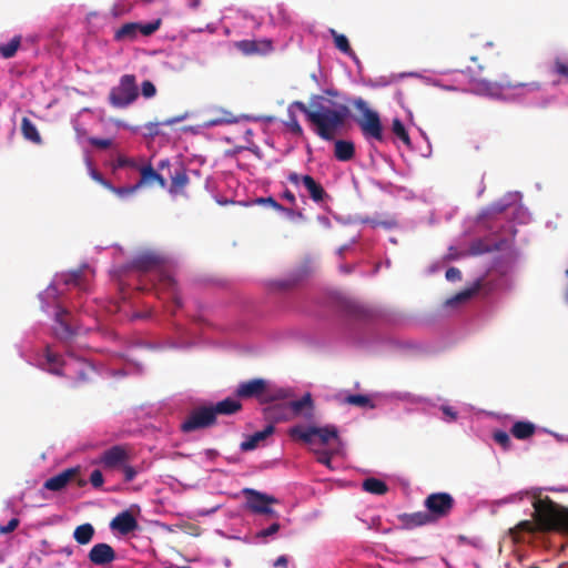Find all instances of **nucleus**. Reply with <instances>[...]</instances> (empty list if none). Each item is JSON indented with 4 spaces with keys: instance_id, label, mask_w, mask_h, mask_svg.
<instances>
[{
    "instance_id": "nucleus-54",
    "label": "nucleus",
    "mask_w": 568,
    "mask_h": 568,
    "mask_svg": "<svg viewBox=\"0 0 568 568\" xmlns=\"http://www.w3.org/2000/svg\"><path fill=\"white\" fill-rule=\"evenodd\" d=\"M517 528L521 531H527V532H534L535 531V526L531 521L529 520H523L520 521L518 525H517Z\"/></svg>"
},
{
    "instance_id": "nucleus-45",
    "label": "nucleus",
    "mask_w": 568,
    "mask_h": 568,
    "mask_svg": "<svg viewBox=\"0 0 568 568\" xmlns=\"http://www.w3.org/2000/svg\"><path fill=\"white\" fill-rule=\"evenodd\" d=\"M120 468L123 470L124 481H126V483L132 481L138 474L136 469L134 467L130 466L128 464V462L124 463Z\"/></svg>"
},
{
    "instance_id": "nucleus-29",
    "label": "nucleus",
    "mask_w": 568,
    "mask_h": 568,
    "mask_svg": "<svg viewBox=\"0 0 568 568\" xmlns=\"http://www.w3.org/2000/svg\"><path fill=\"white\" fill-rule=\"evenodd\" d=\"M94 532V527L85 523L74 529L73 538L79 545H88L92 540Z\"/></svg>"
},
{
    "instance_id": "nucleus-2",
    "label": "nucleus",
    "mask_w": 568,
    "mask_h": 568,
    "mask_svg": "<svg viewBox=\"0 0 568 568\" xmlns=\"http://www.w3.org/2000/svg\"><path fill=\"white\" fill-rule=\"evenodd\" d=\"M498 57V52H495L491 42L486 44L485 50L476 55L470 57V61L475 64L474 67H467L464 73L469 77V90L476 94L496 97L500 93L503 88L517 89V88H529L531 91L540 89V84L537 82L531 83H513L508 80H501L500 83L487 81L484 79L483 72L485 69L491 67Z\"/></svg>"
},
{
    "instance_id": "nucleus-15",
    "label": "nucleus",
    "mask_w": 568,
    "mask_h": 568,
    "mask_svg": "<svg viewBox=\"0 0 568 568\" xmlns=\"http://www.w3.org/2000/svg\"><path fill=\"white\" fill-rule=\"evenodd\" d=\"M89 560L95 566H106L116 558L115 550L105 542L95 544L88 554Z\"/></svg>"
},
{
    "instance_id": "nucleus-11",
    "label": "nucleus",
    "mask_w": 568,
    "mask_h": 568,
    "mask_svg": "<svg viewBox=\"0 0 568 568\" xmlns=\"http://www.w3.org/2000/svg\"><path fill=\"white\" fill-rule=\"evenodd\" d=\"M213 424V405L194 408L184 422L181 429L184 433H191L206 428Z\"/></svg>"
},
{
    "instance_id": "nucleus-36",
    "label": "nucleus",
    "mask_w": 568,
    "mask_h": 568,
    "mask_svg": "<svg viewBox=\"0 0 568 568\" xmlns=\"http://www.w3.org/2000/svg\"><path fill=\"white\" fill-rule=\"evenodd\" d=\"M331 33L334 38L335 47L343 53L349 54L352 52V48L349 45L348 39L344 34H339L333 29L331 30Z\"/></svg>"
},
{
    "instance_id": "nucleus-4",
    "label": "nucleus",
    "mask_w": 568,
    "mask_h": 568,
    "mask_svg": "<svg viewBox=\"0 0 568 568\" xmlns=\"http://www.w3.org/2000/svg\"><path fill=\"white\" fill-rule=\"evenodd\" d=\"M534 518L541 531H560L568 534V508L559 506L549 497L532 503Z\"/></svg>"
},
{
    "instance_id": "nucleus-53",
    "label": "nucleus",
    "mask_w": 568,
    "mask_h": 568,
    "mask_svg": "<svg viewBox=\"0 0 568 568\" xmlns=\"http://www.w3.org/2000/svg\"><path fill=\"white\" fill-rule=\"evenodd\" d=\"M446 278L450 282L460 281L462 272L457 267H449L445 274Z\"/></svg>"
},
{
    "instance_id": "nucleus-3",
    "label": "nucleus",
    "mask_w": 568,
    "mask_h": 568,
    "mask_svg": "<svg viewBox=\"0 0 568 568\" xmlns=\"http://www.w3.org/2000/svg\"><path fill=\"white\" fill-rule=\"evenodd\" d=\"M132 267L142 272L159 270L160 288L171 290L174 301L179 306L181 305L176 294V280L173 275L174 263L170 258L160 253L158 255L155 253L145 252L134 257Z\"/></svg>"
},
{
    "instance_id": "nucleus-12",
    "label": "nucleus",
    "mask_w": 568,
    "mask_h": 568,
    "mask_svg": "<svg viewBox=\"0 0 568 568\" xmlns=\"http://www.w3.org/2000/svg\"><path fill=\"white\" fill-rule=\"evenodd\" d=\"M79 475V467L64 469L55 476L48 478L43 484V488L51 491H61L72 481H75L78 487H84L87 485V480L81 478Z\"/></svg>"
},
{
    "instance_id": "nucleus-27",
    "label": "nucleus",
    "mask_w": 568,
    "mask_h": 568,
    "mask_svg": "<svg viewBox=\"0 0 568 568\" xmlns=\"http://www.w3.org/2000/svg\"><path fill=\"white\" fill-rule=\"evenodd\" d=\"M68 315L69 312L61 307H59L55 313V321L59 325L58 327H55V332L61 337H69L74 334L70 323L67 320Z\"/></svg>"
},
{
    "instance_id": "nucleus-35",
    "label": "nucleus",
    "mask_w": 568,
    "mask_h": 568,
    "mask_svg": "<svg viewBox=\"0 0 568 568\" xmlns=\"http://www.w3.org/2000/svg\"><path fill=\"white\" fill-rule=\"evenodd\" d=\"M478 291V286L466 288L459 293H457L455 296L446 301V304L448 306H454L459 303L468 301L470 297H473Z\"/></svg>"
},
{
    "instance_id": "nucleus-33",
    "label": "nucleus",
    "mask_w": 568,
    "mask_h": 568,
    "mask_svg": "<svg viewBox=\"0 0 568 568\" xmlns=\"http://www.w3.org/2000/svg\"><path fill=\"white\" fill-rule=\"evenodd\" d=\"M21 44V37H13L8 43H0V54L4 59H10L16 55Z\"/></svg>"
},
{
    "instance_id": "nucleus-30",
    "label": "nucleus",
    "mask_w": 568,
    "mask_h": 568,
    "mask_svg": "<svg viewBox=\"0 0 568 568\" xmlns=\"http://www.w3.org/2000/svg\"><path fill=\"white\" fill-rule=\"evenodd\" d=\"M187 183L189 178L186 175L185 170L182 166H179L178 169L174 170V173L171 174L170 192L178 193L182 191Z\"/></svg>"
},
{
    "instance_id": "nucleus-38",
    "label": "nucleus",
    "mask_w": 568,
    "mask_h": 568,
    "mask_svg": "<svg viewBox=\"0 0 568 568\" xmlns=\"http://www.w3.org/2000/svg\"><path fill=\"white\" fill-rule=\"evenodd\" d=\"M47 362L50 365L49 372L55 375H61V358L59 355L51 353L50 351L47 352Z\"/></svg>"
},
{
    "instance_id": "nucleus-5",
    "label": "nucleus",
    "mask_w": 568,
    "mask_h": 568,
    "mask_svg": "<svg viewBox=\"0 0 568 568\" xmlns=\"http://www.w3.org/2000/svg\"><path fill=\"white\" fill-rule=\"evenodd\" d=\"M235 395L239 398H256L260 404H270L288 397V392L284 388H275L270 382L263 378H253L241 383Z\"/></svg>"
},
{
    "instance_id": "nucleus-23",
    "label": "nucleus",
    "mask_w": 568,
    "mask_h": 568,
    "mask_svg": "<svg viewBox=\"0 0 568 568\" xmlns=\"http://www.w3.org/2000/svg\"><path fill=\"white\" fill-rule=\"evenodd\" d=\"M334 155L338 161H349L355 155L354 143L346 140H337L335 142Z\"/></svg>"
},
{
    "instance_id": "nucleus-40",
    "label": "nucleus",
    "mask_w": 568,
    "mask_h": 568,
    "mask_svg": "<svg viewBox=\"0 0 568 568\" xmlns=\"http://www.w3.org/2000/svg\"><path fill=\"white\" fill-rule=\"evenodd\" d=\"M161 19H156L154 21L148 22V23H140L139 33L143 36H151L159 28L161 27Z\"/></svg>"
},
{
    "instance_id": "nucleus-55",
    "label": "nucleus",
    "mask_w": 568,
    "mask_h": 568,
    "mask_svg": "<svg viewBox=\"0 0 568 568\" xmlns=\"http://www.w3.org/2000/svg\"><path fill=\"white\" fill-rule=\"evenodd\" d=\"M402 77H403V74H400V75H392V77H389L388 79H387V78H384V77H381V78L378 79V84H379V85H383V87H385V85H389V84L394 83L395 81H397V80H398L399 78H402Z\"/></svg>"
},
{
    "instance_id": "nucleus-18",
    "label": "nucleus",
    "mask_w": 568,
    "mask_h": 568,
    "mask_svg": "<svg viewBox=\"0 0 568 568\" xmlns=\"http://www.w3.org/2000/svg\"><path fill=\"white\" fill-rule=\"evenodd\" d=\"M140 180L136 183L139 189L145 185H153L154 183H158L161 187L166 186V180L151 165L142 166L140 170Z\"/></svg>"
},
{
    "instance_id": "nucleus-48",
    "label": "nucleus",
    "mask_w": 568,
    "mask_h": 568,
    "mask_svg": "<svg viewBox=\"0 0 568 568\" xmlns=\"http://www.w3.org/2000/svg\"><path fill=\"white\" fill-rule=\"evenodd\" d=\"M280 527L281 526L278 523H273L270 527L258 531L257 537L266 538L268 536H272L280 530Z\"/></svg>"
},
{
    "instance_id": "nucleus-49",
    "label": "nucleus",
    "mask_w": 568,
    "mask_h": 568,
    "mask_svg": "<svg viewBox=\"0 0 568 568\" xmlns=\"http://www.w3.org/2000/svg\"><path fill=\"white\" fill-rule=\"evenodd\" d=\"M19 519L12 518L9 520V523L6 526L0 525V534H9L17 529L19 526Z\"/></svg>"
},
{
    "instance_id": "nucleus-20",
    "label": "nucleus",
    "mask_w": 568,
    "mask_h": 568,
    "mask_svg": "<svg viewBox=\"0 0 568 568\" xmlns=\"http://www.w3.org/2000/svg\"><path fill=\"white\" fill-rule=\"evenodd\" d=\"M263 415L266 420L271 422L270 424L290 419V413L286 403L274 404L265 407L263 409Z\"/></svg>"
},
{
    "instance_id": "nucleus-46",
    "label": "nucleus",
    "mask_w": 568,
    "mask_h": 568,
    "mask_svg": "<svg viewBox=\"0 0 568 568\" xmlns=\"http://www.w3.org/2000/svg\"><path fill=\"white\" fill-rule=\"evenodd\" d=\"M90 483L92 484V486L94 488H100L102 487L103 483H104V479H103V474L101 473V470L99 469H94L91 475H90Z\"/></svg>"
},
{
    "instance_id": "nucleus-9",
    "label": "nucleus",
    "mask_w": 568,
    "mask_h": 568,
    "mask_svg": "<svg viewBox=\"0 0 568 568\" xmlns=\"http://www.w3.org/2000/svg\"><path fill=\"white\" fill-rule=\"evenodd\" d=\"M242 493L245 496L246 508L254 514L266 515L271 518H278V514L271 508L272 504L278 503L275 497L252 488H244Z\"/></svg>"
},
{
    "instance_id": "nucleus-63",
    "label": "nucleus",
    "mask_w": 568,
    "mask_h": 568,
    "mask_svg": "<svg viewBox=\"0 0 568 568\" xmlns=\"http://www.w3.org/2000/svg\"><path fill=\"white\" fill-rule=\"evenodd\" d=\"M382 224H383L384 226H386V227H392V226H394L396 223H395V221H390V222H383Z\"/></svg>"
},
{
    "instance_id": "nucleus-1",
    "label": "nucleus",
    "mask_w": 568,
    "mask_h": 568,
    "mask_svg": "<svg viewBox=\"0 0 568 568\" xmlns=\"http://www.w3.org/2000/svg\"><path fill=\"white\" fill-rule=\"evenodd\" d=\"M292 108H297L305 114L306 119L315 126V133L325 141H332L336 136L349 114L348 108L344 104H339L335 109L325 106L322 95L312 97L310 106L304 102L295 101L288 108L287 120L284 124L291 133L297 136H302L304 131Z\"/></svg>"
},
{
    "instance_id": "nucleus-31",
    "label": "nucleus",
    "mask_w": 568,
    "mask_h": 568,
    "mask_svg": "<svg viewBox=\"0 0 568 568\" xmlns=\"http://www.w3.org/2000/svg\"><path fill=\"white\" fill-rule=\"evenodd\" d=\"M363 489L374 495H385L388 491V486L381 479L369 477L363 481Z\"/></svg>"
},
{
    "instance_id": "nucleus-37",
    "label": "nucleus",
    "mask_w": 568,
    "mask_h": 568,
    "mask_svg": "<svg viewBox=\"0 0 568 568\" xmlns=\"http://www.w3.org/2000/svg\"><path fill=\"white\" fill-rule=\"evenodd\" d=\"M346 402L351 405L361 406V407H371V408L375 407L372 399L368 396L362 395V394L349 395V396H347Z\"/></svg>"
},
{
    "instance_id": "nucleus-8",
    "label": "nucleus",
    "mask_w": 568,
    "mask_h": 568,
    "mask_svg": "<svg viewBox=\"0 0 568 568\" xmlns=\"http://www.w3.org/2000/svg\"><path fill=\"white\" fill-rule=\"evenodd\" d=\"M139 97L136 78L134 74H124L119 84L109 93V102L112 106L123 109L132 104Z\"/></svg>"
},
{
    "instance_id": "nucleus-60",
    "label": "nucleus",
    "mask_w": 568,
    "mask_h": 568,
    "mask_svg": "<svg viewBox=\"0 0 568 568\" xmlns=\"http://www.w3.org/2000/svg\"><path fill=\"white\" fill-rule=\"evenodd\" d=\"M118 165L123 168V166H129V165H133V162L128 159V158H124V156H119L118 158Z\"/></svg>"
},
{
    "instance_id": "nucleus-52",
    "label": "nucleus",
    "mask_w": 568,
    "mask_h": 568,
    "mask_svg": "<svg viewBox=\"0 0 568 568\" xmlns=\"http://www.w3.org/2000/svg\"><path fill=\"white\" fill-rule=\"evenodd\" d=\"M185 118V115H182V116H176V118H170V119H165L164 121L160 122V123H155V124H150L149 125V130L152 132V133H158L156 131H153L152 126H158V125H172V124H175L180 121H182L183 119Z\"/></svg>"
},
{
    "instance_id": "nucleus-19",
    "label": "nucleus",
    "mask_w": 568,
    "mask_h": 568,
    "mask_svg": "<svg viewBox=\"0 0 568 568\" xmlns=\"http://www.w3.org/2000/svg\"><path fill=\"white\" fill-rule=\"evenodd\" d=\"M399 520L408 529L435 523L428 511L403 514L399 516Z\"/></svg>"
},
{
    "instance_id": "nucleus-6",
    "label": "nucleus",
    "mask_w": 568,
    "mask_h": 568,
    "mask_svg": "<svg viewBox=\"0 0 568 568\" xmlns=\"http://www.w3.org/2000/svg\"><path fill=\"white\" fill-rule=\"evenodd\" d=\"M288 435L304 444H313L315 438H317L322 445H327L329 442L338 439V429L334 425H325L323 427L295 425L290 428Z\"/></svg>"
},
{
    "instance_id": "nucleus-17",
    "label": "nucleus",
    "mask_w": 568,
    "mask_h": 568,
    "mask_svg": "<svg viewBox=\"0 0 568 568\" xmlns=\"http://www.w3.org/2000/svg\"><path fill=\"white\" fill-rule=\"evenodd\" d=\"M138 526L135 517L129 510H124L116 515L110 524L112 529L118 530L122 535H128L134 531Z\"/></svg>"
},
{
    "instance_id": "nucleus-58",
    "label": "nucleus",
    "mask_w": 568,
    "mask_h": 568,
    "mask_svg": "<svg viewBox=\"0 0 568 568\" xmlns=\"http://www.w3.org/2000/svg\"><path fill=\"white\" fill-rule=\"evenodd\" d=\"M287 564H288V560L285 556H280L275 562H274V567H282V568H286L287 567Z\"/></svg>"
},
{
    "instance_id": "nucleus-16",
    "label": "nucleus",
    "mask_w": 568,
    "mask_h": 568,
    "mask_svg": "<svg viewBox=\"0 0 568 568\" xmlns=\"http://www.w3.org/2000/svg\"><path fill=\"white\" fill-rule=\"evenodd\" d=\"M129 460L128 452L124 447L115 445L104 450L100 456V464L104 468H120Z\"/></svg>"
},
{
    "instance_id": "nucleus-25",
    "label": "nucleus",
    "mask_w": 568,
    "mask_h": 568,
    "mask_svg": "<svg viewBox=\"0 0 568 568\" xmlns=\"http://www.w3.org/2000/svg\"><path fill=\"white\" fill-rule=\"evenodd\" d=\"M140 23L129 22L121 26L114 33L116 41H132L139 34Z\"/></svg>"
},
{
    "instance_id": "nucleus-7",
    "label": "nucleus",
    "mask_w": 568,
    "mask_h": 568,
    "mask_svg": "<svg viewBox=\"0 0 568 568\" xmlns=\"http://www.w3.org/2000/svg\"><path fill=\"white\" fill-rule=\"evenodd\" d=\"M353 105L362 112V116L356 120L363 135L367 140L384 141L383 125L376 111L371 110L367 103L358 98L354 100Z\"/></svg>"
},
{
    "instance_id": "nucleus-39",
    "label": "nucleus",
    "mask_w": 568,
    "mask_h": 568,
    "mask_svg": "<svg viewBox=\"0 0 568 568\" xmlns=\"http://www.w3.org/2000/svg\"><path fill=\"white\" fill-rule=\"evenodd\" d=\"M256 202L260 204H267V206H271L278 212H285L288 215L293 214L292 209L284 207L282 204H280L277 201H275L272 196L260 197L256 200Z\"/></svg>"
},
{
    "instance_id": "nucleus-13",
    "label": "nucleus",
    "mask_w": 568,
    "mask_h": 568,
    "mask_svg": "<svg viewBox=\"0 0 568 568\" xmlns=\"http://www.w3.org/2000/svg\"><path fill=\"white\" fill-rule=\"evenodd\" d=\"M287 180L294 185L302 183L307 190L310 197L315 203H321L328 197L324 187L311 175H301L296 172H291L287 176Z\"/></svg>"
},
{
    "instance_id": "nucleus-24",
    "label": "nucleus",
    "mask_w": 568,
    "mask_h": 568,
    "mask_svg": "<svg viewBox=\"0 0 568 568\" xmlns=\"http://www.w3.org/2000/svg\"><path fill=\"white\" fill-rule=\"evenodd\" d=\"M242 409V404L239 399L227 397L221 402L215 403V416L216 415H232Z\"/></svg>"
},
{
    "instance_id": "nucleus-57",
    "label": "nucleus",
    "mask_w": 568,
    "mask_h": 568,
    "mask_svg": "<svg viewBox=\"0 0 568 568\" xmlns=\"http://www.w3.org/2000/svg\"><path fill=\"white\" fill-rule=\"evenodd\" d=\"M163 290L168 293L169 298L173 302V304H174V310H172V313H175V310H176V308H180V307L182 306V300H181L180 295H178V297H179V300H180V303H181V305L179 306V305L176 304V302L174 301L173 296H172V291H171V290H168V288H163ZM176 294H179V290H178V288H176Z\"/></svg>"
},
{
    "instance_id": "nucleus-28",
    "label": "nucleus",
    "mask_w": 568,
    "mask_h": 568,
    "mask_svg": "<svg viewBox=\"0 0 568 568\" xmlns=\"http://www.w3.org/2000/svg\"><path fill=\"white\" fill-rule=\"evenodd\" d=\"M535 432L536 426L530 422L524 420L516 422L510 429L511 435L517 439L530 438Z\"/></svg>"
},
{
    "instance_id": "nucleus-43",
    "label": "nucleus",
    "mask_w": 568,
    "mask_h": 568,
    "mask_svg": "<svg viewBox=\"0 0 568 568\" xmlns=\"http://www.w3.org/2000/svg\"><path fill=\"white\" fill-rule=\"evenodd\" d=\"M89 143L101 150L109 149L112 145L111 139L90 138Z\"/></svg>"
},
{
    "instance_id": "nucleus-42",
    "label": "nucleus",
    "mask_w": 568,
    "mask_h": 568,
    "mask_svg": "<svg viewBox=\"0 0 568 568\" xmlns=\"http://www.w3.org/2000/svg\"><path fill=\"white\" fill-rule=\"evenodd\" d=\"M141 92L144 98L150 99L156 94V88L151 81L145 80L141 84Z\"/></svg>"
},
{
    "instance_id": "nucleus-22",
    "label": "nucleus",
    "mask_w": 568,
    "mask_h": 568,
    "mask_svg": "<svg viewBox=\"0 0 568 568\" xmlns=\"http://www.w3.org/2000/svg\"><path fill=\"white\" fill-rule=\"evenodd\" d=\"M236 47L244 54L251 55L256 53H264L271 49L270 41H255V40H242L236 43Z\"/></svg>"
},
{
    "instance_id": "nucleus-61",
    "label": "nucleus",
    "mask_w": 568,
    "mask_h": 568,
    "mask_svg": "<svg viewBox=\"0 0 568 568\" xmlns=\"http://www.w3.org/2000/svg\"><path fill=\"white\" fill-rule=\"evenodd\" d=\"M443 412L446 414V415H449L452 418H456V413L453 412V409L450 407H444L443 408Z\"/></svg>"
},
{
    "instance_id": "nucleus-41",
    "label": "nucleus",
    "mask_w": 568,
    "mask_h": 568,
    "mask_svg": "<svg viewBox=\"0 0 568 568\" xmlns=\"http://www.w3.org/2000/svg\"><path fill=\"white\" fill-rule=\"evenodd\" d=\"M494 440L500 445L504 449H508L511 446V439L509 435L504 430L494 433Z\"/></svg>"
},
{
    "instance_id": "nucleus-32",
    "label": "nucleus",
    "mask_w": 568,
    "mask_h": 568,
    "mask_svg": "<svg viewBox=\"0 0 568 568\" xmlns=\"http://www.w3.org/2000/svg\"><path fill=\"white\" fill-rule=\"evenodd\" d=\"M551 72L559 78L558 83L561 81L568 82V59L560 57L555 58Z\"/></svg>"
},
{
    "instance_id": "nucleus-34",
    "label": "nucleus",
    "mask_w": 568,
    "mask_h": 568,
    "mask_svg": "<svg viewBox=\"0 0 568 568\" xmlns=\"http://www.w3.org/2000/svg\"><path fill=\"white\" fill-rule=\"evenodd\" d=\"M392 132L407 146H410V138L409 134L398 118H395L392 122Z\"/></svg>"
},
{
    "instance_id": "nucleus-56",
    "label": "nucleus",
    "mask_w": 568,
    "mask_h": 568,
    "mask_svg": "<svg viewBox=\"0 0 568 568\" xmlns=\"http://www.w3.org/2000/svg\"><path fill=\"white\" fill-rule=\"evenodd\" d=\"M282 199L286 200L288 203H291L292 205H295L296 204V197L294 195L293 192H291L290 190H285L282 194Z\"/></svg>"
},
{
    "instance_id": "nucleus-64",
    "label": "nucleus",
    "mask_w": 568,
    "mask_h": 568,
    "mask_svg": "<svg viewBox=\"0 0 568 568\" xmlns=\"http://www.w3.org/2000/svg\"><path fill=\"white\" fill-rule=\"evenodd\" d=\"M342 270L345 272V273H351L353 267L352 266H343Z\"/></svg>"
},
{
    "instance_id": "nucleus-14",
    "label": "nucleus",
    "mask_w": 568,
    "mask_h": 568,
    "mask_svg": "<svg viewBox=\"0 0 568 568\" xmlns=\"http://www.w3.org/2000/svg\"><path fill=\"white\" fill-rule=\"evenodd\" d=\"M290 413V419L292 417H303L306 420L314 418V400L311 393L304 394L300 399L286 403Z\"/></svg>"
},
{
    "instance_id": "nucleus-50",
    "label": "nucleus",
    "mask_w": 568,
    "mask_h": 568,
    "mask_svg": "<svg viewBox=\"0 0 568 568\" xmlns=\"http://www.w3.org/2000/svg\"><path fill=\"white\" fill-rule=\"evenodd\" d=\"M136 190H139V187L135 183L132 186L115 187L114 193L123 197L133 194Z\"/></svg>"
},
{
    "instance_id": "nucleus-26",
    "label": "nucleus",
    "mask_w": 568,
    "mask_h": 568,
    "mask_svg": "<svg viewBox=\"0 0 568 568\" xmlns=\"http://www.w3.org/2000/svg\"><path fill=\"white\" fill-rule=\"evenodd\" d=\"M21 133L23 138L34 144H41L42 138L33 122L24 116L21 120Z\"/></svg>"
},
{
    "instance_id": "nucleus-59",
    "label": "nucleus",
    "mask_w": 568,
    "mask_h": 568,
    "mask_svg": "<svg viewBox=\"0 0 568 568\" xmlns=\"http://www.w3.org/2000/svg\"><path fill=\"white\" fill-rule=\"evenodd\" d=\"M91 178L100 184L104 183V178L97 170H91Z\"/></svg>"
},
{
    "instance_id": "nucleus-62",
    "label": "nucleus",
    "mask_w": 568,
    "mask_h": 568,
    "mask_svg": "<svg viewBox=\"0 0 568 568\" xmlns=\"http://www.w3.org/2000/svg\"><path fill=\"white\" fill-rule=\"evenodd\" d=\"M104 187H106L108 190H110L111 192L114 193V190H115V186H113L109 181H106L104 179V183H101Z\"/></svg>"
},
{
    "instance_id": "nucleus-21",
    "label": "nucleus",
    "mask_w": 568,
    "mask_h": 568,
    "mask_svg": "<svg viewBox=\"0 0 568 568\" xmlns=\"http://www.w3.org/2000/svg\"><path fill=\"white\" fill-rule=\"evenodd\" d=\"M274 430V425L268 424L263 430L254 433L246 440L242 442L240 445L241 449L243 452L255 449L258 446V444L265 440L270 435H272Z\"/></svg>"
},
{
    "instance_id": "nucleus-10",
    "label": "nucleus",
    "mask_w": 568,
    "mask_h": 568,
    "mask_svg": "<svg viewBox=\"0 0 568 568\" xmlns=\"http://www.w3.org/2000/svg\"><path fill=\"white\" fill-rule=\"evenodd\" d=\"M424 506L433 520L437 521L449 516L455 506V499L448 493H433L426 497Z\"/></svg>"
},
{
    "instance_id": "nucleus-51",
    "label": "nucleus",
    "mask_w": 568,
    "mask_h": 568,
    "mask_svg": "<svg viewBox=\"0 0 568 568\" xmlns=\"http://www.w3.org/2000/svg\"><path fill=\"white\" fill-rule=\"evenodd\" d=\"M236 121H237L236 116L232 115L229 112L223 111V115L215 116L214 123L216 125V124H221V123H233Z\"/></svg>"
},
{
    "instance_id": "nucleus-47",
    "label": "nucleus",
    "mask_w": 568,
    "mask_h": 568,
    "mask_svg": "<svg viewBox=\"0 0 568 568\" xmlns=\"http://www.w3.org/2000/svg\"><path fill=\"white\" fill-rule=\"evenodd\" d=\"M64 283L70 285H74V286H81V271H74V272H71L70 274H68L64 278Z\"/></svg>"
},
{
    "instance_id": "nucleus-44",
    "label": "nucleus",
    "mask_w": 568,
    "mask_h": 568,
    "mask_svg": "<svg viewBox=\"0 0 568 568\" xmlns=\"http://www.w3.org/2000/svg\"><path fill=\"white\" fill-rule=\"evenodd\" d=\"M316 460L320 464H323L327 466L328 468H332V455L327 450H317L316 452Z\"/></svg>"
}]
</instances>
